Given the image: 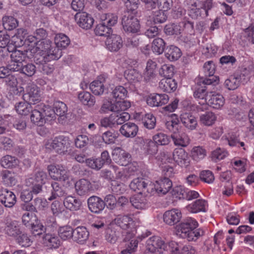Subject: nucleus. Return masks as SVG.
Wrapping results in <instances>:
<instances>
[{"instance_id": "obj_1", "label": "nucleus", "mask_w": 254, "mask_h": 254, "mask_svg": "<svg viewBox=\"0 0 254 254\" xmlns=\"http://www.w3.org/2000/svg\"><path fill=\"white\" fill-rule=\"evenodd\" d=\"M33 55L34 61L37 64H44L51 60L59 59L62 55L61 50L53 45L50 40L39 41L37 45L30 49Z\"/></svg>"}, {"instance_id": "obj_2", "label": "nucleus", "mask_w": 254, "mask_h": 254, "mask_svg": "<svg viewBox=\"0 0 254 254\" xmlns=\"http://www.w3.org/2000/svg\"><path fill=\"white\" fill-rule=\"evenodd\" d=\"M198 226V223L195 219L188 217L177 226L176 234L189 241H196L204 235L203 230L196 229Z\"/></svg>"}, {"instance_id": "obj_3", "label": "nucleus", "mask_w": 254, "mask_h": 254, "mask_svg": "<svg viewBox=\"0 0 254 254\" xmlns=\"http://www.w3.org/2000/svg\"><path fill=\"white\" fill-rule=\"evenodd\" d=\"M47 173L43 170H38L35 172L32 177L27 178L25 180L26 186L31 187L34 194H37L42 190V186L48 180Z\"/></svg>"}, {"instance_id": "obj_4", "label": "nucleus", "mask_w": 254, "mask_h": 254, "mask_svg": "<svg viewBox=\"0 0 254 254\" xmlns=\"http://www.w3.org/2000/svg\"><path fill=\"white\" fill-rule=\"evenodd\" d=\"M74 187L78 195L86 196L98 190L100 187V184L98 181L90 182L87 179H82L75 183Z\"/></svg>"}, {"instance_id": "obj_5", "label": "nucleus", "mask_w": 254, "mask_h": 254, "mask_svg": "<svg viewBox=\"0 0 254 254\" xmlns=\"http://www.w3.org/2000/svg\"><path fill=\"white\" fill-rule=\"evenodd\" d=\"M70 144L69 138L64 135H59L54 138V139L48 141L46 144V148L53 149L59 153H61L65 151L69 147Z\"/></svg>"}, {"instance_id": "obj_6", "label": "nucleus", "mask_w": 254, "mask_h": 254, "mask_svg": "<svg viewBox=\"0 0 254 254\" xmlns=\"http://www.w3.org/2000/svg\"><path fill=\"white\" fill-rule=\"evenodd\" d=\"M130 107V103L127 101H117L113 103L111 101H105L102 104L100 112L108 113L109 112L123 111L127 110Z\"/></svg>"}, {"instance_id": "obj_7", "label": "nucleus", "mask_w": 254, "mask_h": 254, "mask_svg": "<svg viewBox=\"0 0 254 254\" xmlns=\"http://www.w3.org/2000/svg\"><path fill=\"white\" fill-rule=\"evenodd\" d=\"M149 181L142 177H137L134 179L130 183L129 186L130 189L138 193H144L146 192L152 193L153 185L151 183L149 184Z\"/></svg>"}, {"instance_id": "obj_8", "label": "nucleus", "mask_w": 254, "mask_h": 254, "mask_svg": "<svg viewBox=\"0 0 254 254\" xmlns=\"http://www.w3.org/2000/svg\"><path fill=\"white\" fill-rule=\"evenodd\" d=\"M135 234V232H134V231L126 232L124 240L126 241H129V242L126 244V249L121 251L122 254H132L134 253L136 250L139 241H141L142 239L148 236V235L145 236L142 235L141 236V238L138 236L137 239H136L134 238Z\"/></svg>"}, {"instance_id": "obj_9", "label": "nucleus", "mask_w": 254, "mask_h": 254, "mask_svg": "<svg viewBox=\"0 0 254 254\" xmlns=\"http://www.w3.org/2000/svg\"><path fill=\"white\" fill-rule=\"evenodd\" d=\"M47 170L50 177L54 180L65 181L68 179V172L67 169L61 165H50Z\"/></svg>"}, {"instance_id": "obj_10", "label": "nucleus", "mask_w": 254, "mask_h": 254, "mask_svg": "<svg viewBox=\"0 0 254 254\" xmlns=\"http://www.w3.org/2000/svg\"><path fill=\"white\" fill-rule=\"evenodd\" d=\"M124 31L128 33L139 34L140 25L138 19L131 15L124 16L122 20Z\"/></svg>"}, {"instance_id": "obj_11", "label": "nucleus", "mask_w": 254, "mask_h": 254, "mask_svg": "<svg viewBox=\"0 0 254 254\" xmlns=\"http://www.w3.org/2000/svg\"><path fill=\"white\" fill-rule=\"evenodd\" d=\"M113 223L120 227L121 229L127 230V232L134 231L133 221L131 217L129 215H119L113 220Z\"/></svg>"}, {"instance_id": "obj_12", "label": "nucleus", "mask_w": 254, "mask_h": 254, "mask_svg": "<svg viewBox=\"0 0 254 254\" xmlns=\"http://www.w3.org/2000/svg\"><path fill=\"white\" fill-rule=\"evenodd\" d=\"M24 101L35 105L40 100L38 87L33 84H29L26 87V92L23 95Z\"/></svg>"}, {"instance_id": "obj_13", "label": "nucleus", "mask_w": 254, "mask_h": 254, "mask_svg": "<svg viewBox=\"0 0 254 254\" xmlns=\"http://www.w3.org/2000/svg\"><path fill=\"white\" fill-rule=\"evenodd\" d=\"M33 106V108L30 112L31 121L36 125L42 126L45 123V119L43 112V107H44V104L40 103Z\"/></svg>"}, {"instance_id": "obj_14", "label": "nucleus", "mask_w": 254, "mask_h": 254, "mask_svg": "<svg viewBox=\"0 0 254 254\" xmlns=\"http://www.w3.org/2000/svg\"><path fill=\"white\" fill-rule=\"evenodd\" d=\"M166 247L163 240L158 236H153L146 241V250L150 253L159 252V250L164 249Z\"/></svg>"}, {"instance_id": "obj_15", "label": "nucleus", "mask_w": 254, "mask_h": 254, "mask_svg": "<svg viewBox=\"0 0 254 254\" xmlns=\"http://www.w3.org/2000/svg\"><path fill=\"white\" fill-rule=\"evenodd\" d=\"M108 80V76L103 74L99 76L97 79L90 84V89L93 94L96 95L102 94L104 88L107 85Z\"/></svg>"}, {"instance_id": "obj_16", "label": "nucleus", "mask_w": 254, "mask_h": 254, "mask_svg": "<svg viewBox=\"0 0 254 254\" xmlns=\"http://www.w3.org/2000/svg\"><path fill=\"white\" fill-rule=\"evenodd\" d=\"M74 18L79 26L83 29H90L94 23V19L92 16L85 12L76 13Z\"/></svg>"}, {"instance_id": "obj_17", "label": "nucleus", "mask_w": 254, "mask_h": 254, "mask_svg": "<svg viewBox=\"0 0 254 254\" xmlns=\"http://www.w3.org/2000/svg\"><path fill=\"white\" fill-rule=\"evenodd\" d=\"M182 217V212L180 210L174 208L171 210L166 211L163 215V220L164 222L170 226H173L181 219Z\"/></svg>"}, {"instance_id": "obj_18", "label": "nucleus", "mask_w": 254, "mask_h": 254, "mask_svg": "<svg viewBox=\"0 0 254 254\" xmlns=\"http://www.w3.org/2000/svg\"><path fill=\"white\" fill-rule=\"evenodd\" d=\"M173 157L176 163L182 167H187L190 164L187 153L182 148H176L173 153Z\"/></svg>"}, {"instance_id": "obj_19", "label": "nucleus", "mask_w": 254, "mask_h": 254, "mask_svg": "<svg viewBox=\"0 0 254 254\" xmlns=\"http://www.w3.org/2000/svg\"><path fill=\"white\" fill-rule=\"evenodd\" d=\"M153 185V190L157 192L158 193H167L172 187V181L167 178L164 177L163 179L156 181Z\"/></svg>"}, {"instance_id": "obj_20", "label": "nucleus", "mask_w": 254, "mask_h": 254, "mask_svg": "<svg viewBox=\"0 0 254 254\" xmlns=\"http://www.w3.org/2000/svg\"><path fill=\"white\" fill-rule=\"evenodd\" d=\"M169 101V97L165 94H151L147 99V104L150 106H161L166 104Z\"/></svg>"}, {"instance_id": "obj_21", "label": "nucleus", "mask_w": 254, "mask_h": 254, "mask_svg": "<svg viewBox=\"0 0 254 254\" xmlns=\"http://www.w3.org/2000/svg\"><path fill=\"white\" fill-rule=\"evenodd\" d=\"M0 201L6 207H12L16 202V196L11 191L5 189L0 190Z\"/></svg>"}, {"instance_id": "obj_22", "label": "nucleus", "mask_w": 254, "mask_h": 254, "mask_svg": "<svg viewBox=\"0 0 254 254\" xmlns=\"http://www.w3.org/2000/svg\"><path fill=\"white\" fill-rule=\"evenodd\" d=\"M207 97L208 100L206 104L214 109H220L224 105L225 99L223 96L219 93L210 92Z\"/></svg>"}, {"instance_id": "obj_23", "label": "nucleus", "mask_w": 254, "mask_h": 254, "mask_svg": "<svg viewBox=\"0 0 254 254\" xmlns=\"http://www.w3.org/2000/svg\"><path fill=\"white\" fill-rule=\"evenodd\" d=\"M105 44L109 51H117L122 47L123 41L119 35L111 34L107 38Z\"/></svg>"}, {"instance_id": "obj_24", "label": "nucleus", "mask_w": 254, "mask_h": 254, "mask_svg": "<svg viewBox=\"0 0 254 254\" xmlns=\"http://www.w3.org/2000/svg\"><path fill=\"white\" fill-rule=\"evenodd\" d=\"M132 205L138 209H145L149 206L146 196L142 193H138L132 196L130 198Z\"/></svg>"}, {"instance_id": "obj_25", "label": "nucleus", "mask_w": 254, "mask_h": 254, "mask_svg": "<svg viewBox=\"0 0 254 254\" xmlns=\"http://www.w3.org/2000/svg\"><path fill=\"white\" fill-rule=\"evenodd\" d=\"M87 203L89 210L94 213H98L105 208L104 201L97 196H90L88 199Z\"/></svg>"}, {"instance_id": "obj_26", "label": "nucleus", "mask_w": 254, "mask_h": 254, "mask_svg": "<svg viewBox=\"0 0 254 254\" xmlns=\"http://www.w3.org/2000/svg\"><path fill=\"white\" fill-rule=\"evenodd\" d=\"M138 131V126L134 123L128 122L123 125L120 128V133L124 136L132 138Z\"/></svg>"}, {"instance_id": "obj_27", "label": "nucleus", "mask_w": 254, "mask_h": 254, "mask_svg": "<svg viewBox=\"0 0 254 254\" xmlns=\"http://www.w3.org/2000/svg\"><path fill=\"white\" fill-rule=\"evenodd\" d=\"M208 206L206 201L199 199L189 204L186 207L187 211L190 213H196L199 212H205Z\"/></svg>"}, {"instance_id": "obj_28", "label": "nucleus", "mask_w": 254, "mask_h": 254, "mask_svg": "<svg viewBox=\"0 0 254 254\" xmlns=\"http://www.w3.org/2000/svg\"><path fill=\"white\" fill-rule=\"evenodd\" d=\"M171 137L176 146L185 147L190 143L189 137L184 132H174Z\"/></svg>"}, {"instance_id": "obj_29", "label": "nucleus", "mask_w": 254, "mask_h": 254, "mask_svg": "<svg viewBox=\"0 0 254 254\" xmlns=\"http://www.w3.org/2000/svg\"><path fill=\"white\" fill-rule=\"evenodd\" d=\"M136 118L141 122L143 126L149 129H153L156 126V118L150 113L138 114Z\"/></svg>"}, {"instance_id": "obj_30", "label": "nucleus", "mask_w": 254, "mask_h": 254, "mask_svg": "<svg viewBox=\"0 0 254 254\" xmlns=\"http://www.w3.org/2000/svg\"><path fill=\"white\" fill-rule=\"evenodd\" d=\"M110 117L113 127L122 125L130 119L129 114L125 111L113 112Z\"/></svg>"}, {"instance_id": "obj_31", "label": "nucleus", "mask_w": 254, "mask_h": 254, "mask_svg": "<svg viewBox=\"0 0 254 254\" xmlns=\"http://www.w3.org/2000/svg\"><path fill=\"white\" fill-rule=\"evenodd\" d=\"M180 119L182 123L188 129L193 130L197 126L196 118L190 113H183L181 115Z\"/></svg>"}, {"instance_id": "obj_32", "label": "nucleus", "mask_w": 254, "mask_h": 254, "mask_svg": "<svg viewBox=\"0 0 254 254\" xmlns=\"http://www.w3.org/2000/svg\"><path fill=\"white\" fill-rule=\"evenodd\" d=\"M89 233L83 226L77 227L74 230L73 240L79 244H83L88 239Z\"/></svg>"}, {"instance_id": "obj_33", "label": "nucleus", "mask_w": 254, "mask_h": 254, "mask_svg": "<svg viewBox=\"0 0 254 254\" xmlns=\"http://www.w3.org/2000/svg\"><path fill=\"white\" fill-rule=\"evenodd\" d=\"M159 87L163 91L170 93L176 90L177 88V83L172 78H164L159 82Z\"/></svg>"}, {"instance_id": "obj_34", "label": "nucleus", "mask_w": 254, "mask_h": 254, "mask_svg": "<svg viewBox=\"0 0 254 254\" xmlns=\"http://www.w3.org/2000/svg\"><path fill=\"white\" fill-rule=\"evenodd\" d=\"M27 31L24 28H19L16 33L11 37V44L14 45L13 49L16 47H20L25 43V38Z\"/></svg>"}, {"instance_id": "obj_35", "label": "nucleus", "mask_w": 254, "mask_h": 254, "mask_svg": "<svg viewBox=\"0 0 254 254\" xmlns=\"http://www.w3.org/2000/svg\"><path fill=\"white\" fill-rule=\"evenodd\" d=\"M81 204V201L79 199L71 195L65 197L64 201V207L71 211L79 210Z\"/></svg>"}, {"instance_id": "obj_36", "label": "nucleus", "mask_w": 254, "mask_h": 254, "mask_svg": "<svg viewBox=\"0 0 254 254\" xmlns=\"http://www.w3.org/2000/svg\"><path fill=\"white\" fill-rule=\"evenodd\" d=\"M4 232L9 236L16 237L21 234L20 225L16 221L7 222L4 228Z\"/></svg>"}, {"instance_id": "obj_37", "label": "nucleus", "mask_w": 254, "mask_h": 254, "mask_svg": "<svg viewBox=\"0 0 254 254\" xmlns=\"http://www.w3.org/2000/svg\"><path fill=\"white\" fill-rule=\"evenodd\" d=\"M51 186L52 187V190L51 196L49 198L50 200L65 196V191L59 183L53 182L51 183Z\"/></svg>"}, {"instance_id": "obj_38", "label": "nucleus", "mask_w": 254, "mask_h": 254, "mask_svg": "<svg viewBox=\"0 0 254 254\" xmlns=\"http://www.w3.org/2000/svg\"><path fill=\"white\" fill-rule=\"evenodd\" d=\"M41 242L55 249L58 248L61 244V241L57 236L50 234H46L45 236H42Z\"/></svg>"}, {"instance_id": "obj_39", "label": "nucleus", "mask_w": 254, "mask_h": 254, "mask_svg": "<svg viewBox=\"0 0 254 254\" xmlns=\"http://www.w3.org/2000/svg\"><path fill=\"white\" fill-rule=\"evenodd\" d=\"M78 98L80 102L88 107L93 106L95 103V99L89 92L82 91L78 93Z\"/></svg>"}, {"instance_id": "obj_40", "label": "nucleus", "mask_w": 254, "mask_h": 254, "mask_svg": "<svg viewBox=\"0 0 254 254\" xmlns=\"http://www.w3.org/2000/svg\"><path fill=\"white\" fill-rule=\"evenodd\" d=\"M144 153L150 156H153L157 153L158 147L157 144L151 139H146L144 141Z\"/></svg>"}, {"instance_id": "obj_41", "label": "nucleus", "mask_w": 254, "mask_h": 254, "mask_svg": "<svg viewBox=\"0 0 254 254\" xmlns=\"http://www.w3.org/2000/svg\"><path fill=\"white\" fill-rule=\"evenodd\" d=\"M70 43L68 37L64 34L59 33L55 37V44L56 48L62 50V49L65 48Z\"/></svg>"}, {"instance_id": "obj_42", "label": "nucleus", "mask_w": 254, "mask_h": 254, "mask_svg": "<svg viewBox=\"0 0 254 254\" xmlns=\"http://www.w3.org/2000/svg\"><path fill=\"white\" fill-rule=\"evenodd\" d=\"M125 76L128 82L133 84L138 83L142 79L141 75L134 69L126 70Z\"/></svg>"}, {"instance_id": "obj_43", "label": "nucleus", "mask_w": 254, "mask_h": 254, "mask_svg": "<svg viewBox=\"0 0 254 254\" xmlns=\"http://www.w3.org/2000/svg\"><path fill=\"white\" fill-rule=\"evenodd\" d=\"M216 120V115L211 112H207L201 115L199 118L200 124L206 126H211L213 125Z\"/></svg>"}, {"instance_id": "obj_44", "label": "nucleus", "mask_w": 254, "mask_h": 254, "mask_svg": "<svg viewBox=\"0 0 254 254\" xmlns=\"http://www.w3.org/2000/svg\"><path fill=\"white\" fill-rule=\"evenodd\" d=\"M11 54L10 55L11 61L14 62L22 63L27 58L28 51H21L12 49Z\"/></svg>"}, {"instance_id": "obj_45", "label": "nucleus", "mask_w": 254, "mask_h": 254, "mask_svg": "<svg viewBox=\"0 0 254 254\" xmlns=\"http://www.w3.org/2000/svg\"><path fill=\"white\" fill-rule=\"evenodd\" d=\"M181 54L180 49L174 46L167 48L165 52L166 57L171 61L177 60L181 56Z\"/></svg>"}, {"instance_id": "obj_46", "label": "nucleus", "mask_w": 254, "mask_h": 254, "mask_svg": "<svg viewBox=\"0 0 254 254\" xmlns=\"http://www.w3.org/2000/svg\"><path fill=\"white\" fill-rule=\"evenodd\" d=\"M28 102H20L15 106L16 112L20 115L26 116L30 113L33 106Z\"/></svg>"}, {"instance_id": "obj_47", "label": "nucleus", "mask_w": 254, "mask_h": 254, "mask_svg": "<svg viewBox=\"0 0 254 254\" xmlns=\"http://www.w3.org/2000/svg\"><path fill=\"white\" fill-rule=\"evenodd\" d=\"M47 206V201L46 199L42 198L37 197L34 200V204L31 205H28L26 209L28 211L42 210Z\"/></svg>"}, {"instance_id": "obj_48", "label": "nucleus", "mask_w": 254, "mask_h": 254, "mask_svg": "<svg viewBox=\"0 0 254 254\" xmlns=\"http://www.w3.org/2000/svg\"><path fill=\"white\" fill-rule=\"evenodd\" d=\"M206 150L202 146H194L191 151L190 154L192 158L196 161H199L206 156Z\"/></svg>"}, {"instance_id": "obj_49", "label": "nucleus", "mask_w": 254, "mask_h": 254, "mask_svg": "<svg viewBox=\"0 0 254 254\" xmlns=\"http://www.w3.org/2000/svg\"><path fill=\"white\" fill-rule=\"evenodd\" d=\"M31 227V233L32 235L38 238L40 241H42V236H45L46 228L41 224H33Z\"/></svg>"}, {"instance_id": "obj_50", "label": "nucleus", "mask_w": 254, "mask_h": 254, "mask_svg": "<svg viewBox=\"0 0 254 254\" xmlns=\"http://www.w3.org/2000/svg\"><path fill=\"white\" fill-rule=\"evenodd\" d=\"M2 24L5 29L11 30L18 26V21L11 16H4L2 17Z\"/></svg>"}, {"instance_id": "obj_51", "label": "nucleus", "mask_w": 254, "mask_h": 254, "mask_svg": "<svg viewBox=\"0 0 254 254\" xmlns=\"http://www.w3.org/2000/svg\"><path fill=\"white\" fill-rule=\"evenodd\" d=\"M113 97L117 101H123L127 97V89L122 86H117L112 92Z\"/></svg>"}, {"instance_id": "obj_52", "label": "nucleus", "mask_w": 254, "mask_h": 254, "mask_svg": "<svg viewBox=\"0 0 254 254\" xmlns=\"http://www.w3.org/2000/svg\"><path fill=\"white\" fill-rule=\"evenodd\" d=\"M157 64L155 62L151 60L148 61L145 71L144 72V79L146 81H149L150 79L153 77L154 75V71L156 68Z\"/></svg>"}, {"instance_id": "obj_53", "label": "nucleus", "mask_w": 254, "mask_h": 254, "mask_svg": "<svg viewBox=\"0 0 254 254\" xmlns=\"http://www.w3.org/2000/svg\"><path fill=\"white\" fill-rule=\"evenodd\" d=\"M152 140L157 146L168 145L170 141L169 136L162 132H159L154 134L152 136Z\"/></svg>"}, {"instance_id": "obj_54", "label": "nucleus", "mask_w": 254, "mask_h": 254, "mask_svg": "<svg viewBox=\"0 0 254 254\" xmlns=\"http://www.w3.org/2000/svg\"><path fill=\"white\" fill-rule=\"evenodd\" d=\"M18 163V160L10 155L4 156L0 160L1 165L5 168L14 167L17 165Z\"/></svg>"}, {"instance_id": "obj_55", "label": "nucleus", "mask_w": 254, "mask_h": 254, "mask_svg": "<svg viewBox=\"0 0 254 254\" xmlns=\"http://www.w3.org/2000/svg\"><path fill=\"white\" fill-rule=\"evenodd\" d=\"M94 32L96 35L108 37L112 32V29L102 22V23H100L96 26Z\"/></svg>"}, {"instance_id": "obj_56", "label": "nucleus", "mask_w": 254, "mask_h": 254, "mask_svg": "<svg viewBox=\"0 0 254 254\" xmlns=\"http://www.w3.org/2000/svg\"><path fill=\"white\" fill-rule=\"evenodd\" d=\"M74 230L69 226H64L59 228L58 233L59 236L64 240H68L73 237Z\"/></svg>"}, {"instance_id": "obj_57", "label": "nucleus", "mask_w": 254, "mask_h": 254, "mask_svg": "<svg viewBox=\"0 0 254 254\" xmlns=\"http://www.w3.org/2000/svg\"><path fill=\"white\" fill-rule=\"evenodd\" d=\"M228 154V152L225 149L218 147L211 152V157L213 161L216 162L224 159Z\"/></svg>"}, {"instance_id": "obj_58", "label": "nucleus", "mask_w": 254, "mask_h": 254, "mask_svg": "<svg viewBox=\"0 0 254 254\" xmlns=\"http://www.w3.org/2000/svg\"><path fill=\"white\" fill-rule=\"evenodd\" d=\"M165 46V43L162 39L156 38L153 41L152 50L154 53L161 54L164 52Z\"/></svg>"}, {"instance_id": "obj_59", "label": "nucleus", "mask_w": 254, "mask_h": 254, "mask_svg": "<svg viewBox=\"0 0 254 254\" xmlns=\"http://www.w3.org/2000/svg\"><path fill=\"white\" fill-rule=\"evenodd\" d=\"M1 177L3 181L7 185L12 186L16 183L14 174L8 170H4L2 172Z\"/></svg>"}, {"instance_id": "obj_60", "label": "nucleus", "mask_w": 254, "mask_h": 254, "mask_svg": "<svg viewBox=\"0 0 254 254\" xmlns=\"http://www.w3.org/2000/svg\"><path fill=\"white\" fill-rule=\"evenodd\" d=\"M101 19L104 24L110 27L117 23L118 17L115 14L108 13L102 15Z\"/></svg>"}, {"instance_id": "obj_61", "label": "nucleus", "mask_w": 254, "mask_h": 254, "mask_svg": "<svg viewBox=\"0 0 254 254\" xmlns=\"http://www.w3.org/2000/svg\"><path fill=\"white\" fill-rule=\"evenodd\" d=\"M117 151L119 152V159L117 161L119 164L121 166H127L130 161V155L124 150L118 148Z\"/></svg>"}, {"instance_id": "obj_62", "label": "nucleus", "mask_w": 254, "mask_h": 254, "mask_svg": "<svg viewBox=\"0 0 254 254\" xmlns=\"http://www.w3.org/2000/svg\"><path fill=\"white\" fill-rule=\"evenodd\" d=\"M207 94H209V92H206L205 86L204 88H198L193 93L194 98L198 100H201L202 104L206 103L208 100Z\"/></svg>"}, {"instance_id": "obj_63", "label": "nucleus", "mask_w": 254, "mask_h": 254, "mask_svg": "<svg viewBox=\"0 0 254 254\" xmlns=\"http://www.w3.org/2000/svg\"><path fill=\"white\" fill-rule=\"evenodd\" d=\"M164 31L167 35H178L182 32V29H181L179 24H171L165 26Z\"/></svg>"}, {"instance_id": "obj_64", "label": "nucleus", "mask_w": 254, "mask_h": 254, "mask_svg": "<svg viewBox=\"0 0 254 254\" xmlns=\"http://www.w3.org/2000/svg\"><path fill=\"white\" fill-rule=\"evenodd\" d=\"M67 110L66 105L64 102L59 101L55 102L54 111L57 116H64Z\"/></svg>"}]
</instances>
